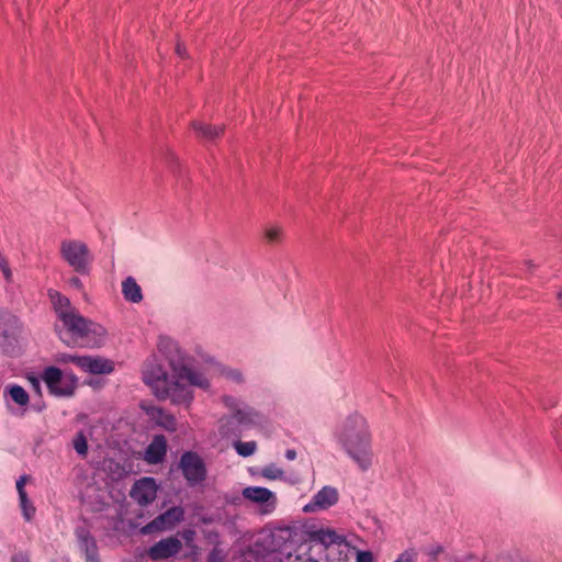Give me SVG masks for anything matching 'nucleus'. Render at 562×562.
<instances>
[{
	"label": "nucleus",
	"instance_id": "obj_21",
	"mask_svg": "<svg viewBox=\"0 0 562 562\" xmlns=\"http://www.w3.org/2000/svg\"><path fill=\"white\" fill-rule=\"evenodd\" d=\"M156 413L153 414L157 424L164 427L168 431H175L177 429V420L171 414H167L162 408H156Z\"/></svg>",
	"mask_w": 562,
	"mask_h": 562
},
{
	"label": "nucleus",
	"instance_id": "obj_34",
	"mask_svg": "<svg viewBox=\"0 0 562 562\" xmlns=\"http://www.w3.org/2000/svg\"><path fill=\"white\" fill-rule=\"evenodd\" d=\"M195 530L194 529H191V528H188V529H184L182 532H181V537L183 538V540L186 541V543L189 546L191 542L194 541L195 539Z\"/></svg>",
	"mask_w": 562,
	"mask_h": 562
},
{
	"label": "nucleus",
	"instance_id": "obj_43",
	"mask_svg": "<svg viewBox=\"0 0 562 562\" xmlns=\"http://www.w3.org/2000/svg\"><path fill=\"white\" fill-rule=\"evenodd\" d=\"M285 458L288 460H294L296 458V451L294 449H288L285 451Z\"/></svg>",
	"mask_w": 562,
	"mask_h": 562
},
{
	"label": "nucleus",
	"instance_id": "obj_7",
	"mask_svg": "<svg viewBox=\"0 0 562 562\" xmlns=\"http://www.w3.org/2000/svg\"><path fill=\"white\" fill-rule=\"evenodd\" d=\"M42 379L46 383L49 392L56 396H70L74 394L77 378L71 374L69 380H65L63 371L57 367H47Z\"/></svg>",
	"mask_w": 562,
	"mask_h": 562
},
{
	"label": "nucleus",
	"instance_id": "obj_6",
	"mask_svg": "<svg viewBox=\"0 0 562 562\" xmlns=\"http://www.w3.org/2000/svg\"><path fill=\"white\" fill-rule=\"evenodd\" d=\"M60 254L76 272L88 273L89 249L86 244L77 240H64L60 245Z\"/></svg>",
	"mask_w": 562,
	"mask_h": 562
},
{
	"label": "nucleus",
	"instance_id": "obj_15",
	"mask_svg": "<svg viewBox=\"0 0 562 562\" xmlns=\"http://www.w3.org/2000/svg\"><path fill=\"white\" fill-rule=\"evenodd\" d=\"M338 502V492L335 487L324 486L313 497V501L303 508L305 513H312L316 509H327Z\"/></svg>",
	"mask_w": 562,
	"mask_h": 562
},
{
	"label": "nucleus",
	"instance_id": "obj_44",
	"mask_svg": "<svg viewBox=\"0 0 562 562\" xmlns=\"http://www.w3.org/2000/svg\"><path fill=\"white\" fill-rule=\"evenodd\" d=\"M176 52L181 58L186 55V48L180 43L177 44Z\"/></svg>",
	"mask_w": 562,
	"mask_h": 562
},
{
	"label": "nucleus",
	"instance_id": "obj_37",
	"mask_svg": "<svg viewBox=\"0 0 562 562\" xmlns=\"http://www.w3.org/2000/svg\"><path fill=\"white\" fill-rule=\"evenodd\" d=\"M29 480V476L27 475H22L20 476V479L16 481V490H18V493L21 494V492H25V488H24V485L26 483V481Z\"/></svg>",
	"mask_w": 562,
	"mask_h": 562
},
{
	"label": "nucleus",
	"instance_id": "obj_12",
	"mask_svg": "<svg viewBox=\"0 0 562 562\" xmlns=\"http://www.w3.org/2000/svg\"><path fill=\"white\" fill-rule=\"evenodd\" d=\"M245 499L265 507V513H270L276 508L277 496L266 487L248 486L243 490Z\"/></svg>",
	"mask_w": 562,
	"mask_h": 562
},
{
	"label": "nucleus",
	"instance_id": "obj_10",
	"mask_svg": "<svg viewBox=\"0 0 562 562\" xmlns=\"http://www.w3.org/2000/svg\"><path fill=\"white\" fill-rule=\"evenodd\" d=\"M181 380L173 378L168 385L164 389H159L157 397L159 400L170 398L175 404L189 405L193 398L192 391L189 386L183 385Z\"/></svg>",
	"mask_w": 562,
	"mask_h": 562
},
{
	"label": "nucleus",
	"instance_id": "obj_2",
	"mask_svg": "<svg viewBox=\"0 0 562 562\" xmlns=\"http://www.w3.org/2000/svg\"><path fill=\"white\" fill-rule=\"evenodd\" d=\"M334 437L342 450L366 472L373 464L372 438L367 418L359 412L348 414L335 428Z\"/></svg>",
	"mask_w": 562,
	"mask_h": 562
},
{
	"label": "nucleus",
	"instance_id": "obj_1",
	"mask_svg": "<svg viewBox=\"0 0 562 562\" xmlns=\"http://www.w3.org/2000/svg\"><path fill=\"white\" fill-rule=\"evenodd\" d=\"M48 296L58 318L63 322L65 329L55 326L59 338L68 346L79 345L81 347L99 348L104 344L106 330L79 314L77 308L71 306L69 299L57 291L49 290Z\"/></svg>",
	"mask_w": 562,
	"mask_h": 562
},
{
	"label": "nucleus",
	"instance_id": "obj_40",
	"mask_svg": "<svg viewBox=\"0 0 562 562\" xmlns=\"http://www.w3.org/2000/svg\"><path fill=\"white\" fill-rule=\"evenodd\" d=\"M205 538L209 540V542H216L218 539V532L215 530L212 531H204Z\"/></svg>",
	"mask_w": 562,
	"mask_h": 562
},
{
	"label": "nucleus",
	"instance_id": "obj_4",
	"mask_svg": "<svg viewBox=\"0 0 562 562\" xmlns=\"http://www.w3.org/2000/svg\"><path fill=\"white\" fill-rule=\"evenodd\" d=\"M22 324L9 311L0 310V350L8 356H16L20 351Z\"/></svg>",
	"mask_w": 562,
	"mask_h": 562
},
{
	"label": "nucleus",
	"instance_id": "obj_26",
	"mask_svg": "<svg viewBox=\"0 0 562 562\" xmlns=\"http://www.w3.org/2000/svg\"><path fill=\"white\" fill-rule=\"evenodd\" d=\"M261 475L265 479L269 480L282 479L283 470L279 469L276 464L271 463L261 470Z\"/></svg>",
	"mask_w": 562,
	"mask_h": 562
},
{
	"label": "nucleus",
	"instance_id": "obj_39",
	"mask_svg": "<svg viewBox=\"0 0 562 562\" xmlns=\"http://www.w3.org/2000/svg\"><path fill=\"white\" fill-rule=\"evenodd\" d=\"M30 382L32 384L33 390L41 395V380L36 376H31Z\"/></svg>",
	"mask_w": 562,
	"mask_h": 562
},
{
	"label": "nucleus",
	"instance_id": "obj_35",
	"mask_svg": "<svg viewBox=\"0 0 562 562\" xmlns=\"http://www.w3.org/2000/svg\"><path fill=\"white\" fill-rule=\"evenodd\" d=\"M414 557L415 553L406 550L394 562H414Z\"/></svg>",
	"mask_w": 562,
	"mask_h": 562
},
{
	"label": "nucleus",
	"instance_id": "obj_30",
	"mask_svg": "<svg viewBox=\"0 0 562 562\" xmlns=\"http://www.w3.org/2000/svg\"><path fill=\"white\" fill-rule=\"evenodd\" d=\"M265 237L269 243H278L281 238V231L277 227H269L265 232Z\"/></svg>",
	"mask_w": 562,
	"mask_h": 562
},
{
	"label": "nucleus",
	"instance_id": "obj_45",
	"mask_svg": "<svg viewBox=\"0 0 562 562\" xmlns=\"http://www.w3.org/2000/svg\"><path fill=\"white\" fill-rule=\"evenodd\" d=\"M169 164H170V168L172 169V171H175V168H176V166L178 164L176 157L171 156Z\"/></svg>",
	"mask_w": 562,
	"mask_h": 562
},
{
	"label": "nucleus",
	"instance_id": "obj_24",
	"mask_svg": "<svg viewBox=\"0 0 562 562\" xmlns=\"http://www.w3.org/2000/svg\"><path fill=\"white\" fill-rule=\"evenodd\" d=\"M72 445L79 456L85 457L88 453V440L82 431L77 432L72 440Z\"/></svg>",
	"mask_w": 562,
	"mask_h": 562
},
{
	"label": "nucleus",
	"instance_id": "obj_29",
	"mask_svg": "<svg viewBox=\"0 0 562 562\" xmlns=\"http://www.w3.org/2000/svg\"><path fill=\"white\" fill-rule=\"evenodd\" d=\"M0 270L3 273L5 281L10 282L12 279V272L9 267V262H8L7 258L1 252H0Z\"/></svg>",
	"mask_w": 562,
	"mask_h": 562
},
{
	"label": "nucleus",
	"instance_id": "obj_28",
	"mask_svg": "<svg viewBox=\"0 0 562 562\" xmlns=\"http://www.w3.org/2000/svg\"><path fill=\"white\" fill-rule=\"evenodd\" d=\"M202 507L198 506L192 515L193 518H196L198 521L194 522L193 525L194 526H199V524H202V525H211L213 522H215V517L213 515H201L199 513V510L201 509Z\"/></svg>",
	"mask_w": 562,
	"mask_h": 562
},
{
	"label": "nucleus",
	"instance_id": "obj_32",
	"mask_svg": "<svg viewBox=\"0 0 562 562\" xmlns=\"http://www.w3.org/2000/svg\"><path fill=\"white\" fill-rule=\"evenodd\" d=\"M356 562H374L373 553L368 550H358L356 555Z\"/></svg>",
	"mask_w": 562,
	"mask_h": 562
},
{
	"label": "nucleus",
	"instance_id": "obj_27",
	"mask_svg": "<svg viewBox=\"0 0 562 562\" xmlns=\"http://www.w3.org/2000/svg\"><path fill=\"white\" fill-rule=\"evenodd\" d=\"M255 415L256 414L252 411H246L240 408H236L234 413V417L237 419L239 424L251 423L254 420L252 417Z\"/></svg>",
	"mask_w": 562,
	"mask_h": 562
},
{
	"label": "nucleus",
	"instance_id": "obj_46",
	"mask_svg": "<svg viewBox=\"0 0 562 562\" xmlns=\"http://www.w3.org/2000/svg\"><path fill=\"white\" fill-rule=\"evenodd\" d=\"M442 547H437L436 550L432 552V555L434 557H437L438 554H440L442 552Z\"/></svg>",
	"mask_w": 562,
	"mask_h": 562
},
{
	"label": "nucleus",
	"instance_id": "obj_31",
	"mask_svg": "<svg viewBox=\"0 0 562 562\" xmlns=\"http://www.w3.org/2000/svg\"><path fill=\"white\" fill-rule=\"evenodd\" d=\"M223 374L237 383H241L244 381L241 372L235 369H226L223 371Z\"/></svg>",
	"mask_w": 562,
	"mask_h": 562
},
{
	"label": "nucleus",
	"instance_id": "obj_38",
	"mask_svg": "<svg viewBox=\"0 0 562 562\" xmlns=\"http://www.w3.org/2000/svg\"><path fill=\"white\" fill-rule=\"evenodd\" d=\"M217 549H213L207 555V562H220L221 555Z\"/></svg>",
	"mask_w": 562,
	"mask_h": 562
},
{
	"label": "nucleus",
	"instance_id": "obj_22",
	"mask_svg": "<svg viewBox=\"0 0 562 562\" xmlns=\"http://www.w3.org/2000/svg\"><path fill=\"white\" fill-rule=\"evenodd\" d=\"M234 448L236 452L241 457H250L255 453L257 449V443L255 441H240L237 440L234 442Z\"/></svg>",
	"mask_w": 562,
	"mask_h": 562
},
{
	"label": "nucleus",
	"instance_id": "obj_8",
	"mask_svg": "<svg viewBox=\"0 0 562 562\" xmlns=\"http://www.w3.org/2000/svg\"><path fill=\"white\" fill-rule=\"evenodd\" d=\"M183 519L184 509L181 506H172L142 527L140 533L146 536L157 531L170 530Z\"/></svg>",
	"mask_w": 562,
	"mask_h": 562
},
{
	"label": "nucleus",
	"instance_id": "obj_3",
	"mask_svg": "<svg viewBox=\"0 0 562 562\" xmlns=\"http://www.w3.org/2000/svg\"><path fill=\"white\" fill-rule=\"evenodd\" d=\"M159 350L169 362L173 378H178V380L186 381L191 386H198L203 390L210 387L209 380L192 369V359L179 348L177 342L170 339H161Z\"/></svg>",
	"mask_w": 562,
	"mask_h": 562
},
{
	"label": "nucleus",
	"instance_id": "obj_13",
	"mask_svg": "<svg viewBox=\"0 0 562 562\" xmlns=\"http://www.w3.org/2000/svg\"><path fill=\"white\" fill-rule=\"evenodd\" d=\"M78 547L85 553L87 562H100L95 538L86 526H78L75 530Z\"/></svg>",
	"mask_w": 562,
	"mask_h": 562
},
{
	"label": "nucleus",
	"instance_id": "obj_19",
	"mask_svg": "<svg viewBox=\"0 0 562 562\" xmlns=\"http://www.w3.org/2000/svg\"><path fill=\"white\" fill-rule=\"evenodd\" d=\"M122 293L124 299L132 303H139L143 300L142 289L133 277H127L122 282Z\"/></svg>",
	"mask_w": 562,
	"mask_h": 562
},
{
	"label": "nucleus",
	"instance_id": "obj_20",
	"mask_svg": "<svg viewBox=\"0 0 562 562\" xmlns=\"http://www.w3.org/2000/svg\"><path fill=\"white\" fill-rule=\"evenodd\" d=\"M4 392L20 406H25L30 401L27 392L18 384L8 385Z\"/></svg>",
	"mask_w": 562,
	"mask_h": 562
},
{
	"label": "nucleus",
	"instance_id": "obj_17",
	"mask_svg": "<svg viewBox=\"0 0 562 562\" xmlns=\"http://www.w3.org/2000/svg\"><path fill=\"white\" fill-rule=\"evenodd\" d=\"M167 440L165 436H155L145 450L144 459L150 464H158L164 461L167 454Z\"/></svg>",
	"mask_w": 562,
	"mask_h": 562
},
{
	"label": "nucleus",
	"instance_id": "obj_5",
	"mask_svg": "<svg viewBox=\"0 0 562 562\" xmlns=\"http://www.w3.org/2000/svg\"><path fill=\"white\" fill-rule=\"evenodd\" d=\"M178 469L190 487L202 484L206 480V465L195 451H184L180 457Z\"/></svg>",
	"mask_w": 562,
	"mask_h": 562
},
{
	"label": "nucleus",
	"instance_id": "obj_41",
	"mask_svg": "<svg viewBox=\"0 0 562 562\" xmlns=\"http://www.w3.org/2000/svg\"><path fill=\"white\" fill-rule=\"evenodd\" d=\"M223 402L225 403L226 406H228L231 408H235V406H236V398L233 396H228V395L224 396Z\"/></svg>",
	"mask_w": 562,
	"mask_h": 562
},
{
	"label": "nucleus",
	"instance_id": "obj_16",
	"mask_svg": "<svg viewBox=\"0 0 562 562\" xmlns=\"http://www.w3.org/2000/svg\"><path fill=\"white\" fill-rule=\"evenodd\" d=\"M79 368L92 374H106L113 371V363L101 357L82 356L77 359Z\"/></svg>",
	"mask_w": 562,
	"mask_h": 562
},
{
	"label": "nucleus",
	"instance_id": "obj_18",
	"mask_svg": "<svg viewBox=\"0 0 562 562\" xmlns=\"http://www.w3.org/2000/svg\"><path fill=\"white\" fill-rule=\"evenodd\" d=\"M192 127L200 138L207 142H215L224 131L223 126H213L200 122H192Z\"/></svg>",
	"mask_w": 562,
	"mask_h": 562
},
{
	"label": "nucleus",
	"instance_id": "obj_11",
	"mask_svg": "<svg viewBox=\"0 0 562 562\" xmlns=\"http://www.w3.org/2000/svg\"><path fill=\"white\" fill-rule=\"evenodd\" d=\"M182 549V543L177 537H168L166 539H161L151 546L147 554L154 561L167 560L177 555Z\"/></svg>",
	"mask_w": 562,
	"mask_h": 562
},
{
	"label": "nucleus",
	"instance_id": "obj_36",
	"mask_svg": "<svg viewBox=\"0 0 562 562\" xmlns=\"http://www.w3.org/2000/svg\"><path fill=\"white\" fill-rule=\"evenodd\" d=\"M11 562H31L30 557L25 552H16L12 555Z\"/></svg>",
	"mask_w": 562,
	"mask_h": 562
},
{
	"label": "nucleus",
	"instance_id": "obj_23",
	"mask_svg": "<svg viewBox=\"0 0 562 562\" xmlns=\"http://www.w3.org/2000/svg\"><path fill=\"white\" fill-rule=\"evenodd\" d=\"M20 506L26 520H31L35 514V507L31 504L26 492L19 494Z\"/></svg>",
	"mask_w": 562,
	"mask_h": 562
},
{
	"label": "nucleus",
	"instance_id": "obj_42",
	"mask_svg": "<svg viewBox=\"0 0 562 562\" xmlns=\"http://www.w3.org/2000/svg\"><path fill=\"white\" fill-rule=\"evenodd\" d=\"M69 283H70V285H72V286H75L77 289H81L82 288V282H81V280L78 277H72L69 280Z\"/></svg>",
	"mask_w": 562,
	"mask_h": 562
},
{
	"label": "nucleus",
	"instance_id": "obj_25",
	"mask_svg": "<svg viewBox=\"0 0 562 562\" xmlns=\"http://www.w3.org/2000/svg\"><path fill=\"white\" fill-rule=\"evenodd\" d=\"M321 533H322L321 541L325 546L335 544V543L340 544L344 541L342 537L339 536L334 530L321 531Z\"/></svg>",
	"mask_w": 562,
	"mask_h": 562
},
{
	"label": "nucleus",
	"instance_id": "obj_47",
	"mask_svg": "<svg viewBox=\"0 0 562 562\" xmlns=\"http://www.w3.org/2000/svg\"><path fill=\"white\" fill-rule=\"evenodd\" d=\"M559 301H560V304L562 305V291L559 293Z\"/></svg>",
	"mask_w": 562,
	"mask_h": 562
},
{
	"label": "nucleus",
	"instance_id": "obj_9",
	"mask_svg": "<svg viewBox=\"0 0 562 562\" xmlns=\"http://www.w3.org/2000/svg\"><path fill=\"white\" fill-rule=\"evenodd\" d=\"M172 379L173 376H169L167 370L155 356L147 359L143 369V380L150 386L156 396L159 389H164Z\"/></svg>",
	"mask_w": 562,
	"mask_h": 562
},
{
	"label": "nucleus",
	"instance_id": "obj_14",
	"mask_svg": "<svg viewBox=\"0 0 562 562\" xmlns=\"http://www.w3.org/2000/svg\"><path fill=\"white\" fill-rule=\"evenodd\" d=\"M156 493L157 485L155 479L143 477L133 485L131 496L137 501L138 504L145 506L156 498Z\"/></svg>",
	"mask_w": 562,
	"mask_h": 562
},
{
	"label": "nucleus",
	"instance_id": "obj_33",
	"mask_svg": "<svg viewBox=\"0 0 562 562\" xmlns=\"http://www.w3.org/2000/svg\"><path fill=\"white\" fill-rule=\"evenodd\" d=\"M77 359H82V356L61 353L58 357V361L59 362H61V363L71 362V363L76 364L79 368V362L77 361Z\"/></svg>",
	"mask_w": 562,
	"mask_h": 562
}]
</instances>
